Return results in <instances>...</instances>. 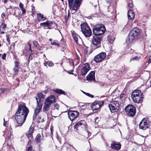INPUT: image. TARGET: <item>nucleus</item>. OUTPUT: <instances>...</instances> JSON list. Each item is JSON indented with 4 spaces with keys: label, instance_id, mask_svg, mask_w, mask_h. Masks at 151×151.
Here are the masks:
<instances>
[{
    "label": "nucleus",
    "instance_id": "48",
    "mask_svg": "<svg viewBox=\"0 0 151 151\" xmlns=\"http://www.w3.org/2000/svg\"><path fill=\"white\" fill-rule=\"evenodd\" d=\"M59 105L58 104H54V107L57 109L58 110V108H59Z\"/></svg>",
    "mask_w": 151,
    "mask_h": 151
},
{
    "label": "nucleus",
    "instance_id": "64",
    "mask_svg": "<svg viewBox=\"0 0 151 151\" xmlns=\"http://www.w3.org/2000/svg\"><path fill=\"white\" fill-rule=\"evenodd\" d=\"M7 1V0H5L4 1V4H6Z\"/></svg>",
    "mask_w": 151,
    "mask_h": 151
},
{
    "label": "nucleus",
    "instance_id": "45",
    "mask_svg": "<svg viewBox=\"0 0 151 151\" xmlns=\"http://www.w3.org/2000/svg\"><path fill=\"white\" fill-rule=\"evenodd\" d=\"M6 54L5 53H4L2 56V59L3 60H5L6 59Z\"/></svg>",
    "mask_w": 151,
    "mask_h": 151
},
{
    "label": "nucleus",
    "instance_id": "59",
    "mask_svg": "<svg viewBox=\"0 0 151 151\" xmlns=\"http://www.w3.org/2000/svg\"><path fill=\"white\" fill-rule=\"evenodd\" d=\"M80 57L78 56V55H77V57H76V59L78 60H80Z\"/></svg>",
    "mask_w": 151,
    "mask_h": 151
},
{
    "label": "nucleus",
    "instance_id": "41",
    "mask_svg": "<svg viewBox=\"0 0 151 151\" xmlns=\"http://www.w3.org/2000/svg\"><path fill=\"white\" fill-rule=\"evenodd\" d=\"M22 32L28 33H29L30 32V29L28 28H27L26 29L23 30L22 31Z\"/></svg>",
    "mask_w": 151,
    "mask_h": 151
},
{
    "label": "nucleus",
    "instance_id": "60",
    "mask_svg": "<svg viewBox=\"0 0 151 151\" xmlns=\"http://www.w3.org/2000/svg\"><path fill=\"white\" fill-rule=\"evenodd\" d=\"M148 63H150L151 62V59H150L148 61Z\"/></svg>",
    "mask_w": 151,
    "mask_h": 151
},
{
    "label": "nucleus",
    "instance_id": "47",
    "mask_svg": "<svg viewBox=\"0 0 151 151\" xmlns=\"http://www.w3.org/2000/svg\"><path fill=\"white\" fill-rule=\"evenodd\" d=\"M97 103H99V104L101 105V107L104 104V101H97Z\"/></svg>",
    "mask_w": 151,
    "mask_h": 151
},
{
    "label": "nucleus",
    "instance_id": "20",
    "mask_svg": "<svg viewBox=\"0 0 151 151\" xmlns=\"http://www.w3.org/2000/svg\"><path fill=\"white\" fill-rule=\"evenodd\" d=\"M87 80L92 81L95 80V73L93 71H91L87 76Z\"/></svg>",
    "mask_w": 151,
    "mask_h": 151
},
{
    "label": "nucleus",
    "instance_id": "3",
    "mask_svg": "<svg viewBox=\"0 0 151 151\" xmlns=\"http://www.w3.org/2000/svg\"><path fill=\"white\" fill-rule=\"evenodd\" d=\"M82 0H68L69 8H72L73 13H75L80 7Z\"/></svg>",
    "mask_w": 151,
    "mask_h": 151
},
{
    "label": "nucleus",
    "instance_id": "61",
    "mask_svg": "<svg viewBox=\"0 0 151 151\" xmlns=\"http://www.w3.org/2000/svg\"><path fill=\"white\" fill-rule=\"evenodd\" d=\"M53 127H50V130H51V133L52 132V130H53Z\"/></svg>",
    "mask_w": 151,
    "mask_h": 151
},
{
    "label": "nucleus",
    "instance_id": "6",
    "mask_svg": "<svg viewBox=\"0 0 151 151\" xmlns=\"http://www.w3.org/2000/svg\"><path fill=\"white\" fill-rule=\"evenodd\" d=\"M102 37L99 36L95 35L93 37L92 43L93 45L92 49L95 50L101 46V42L102 40Z\"/></svg>",
    "mask_w": 151,
    "mask_h": 151
},
{
    "label": "nucleus",
    "instance_id": "22",
    "mask_svg": "<svg viewBox=\"0 0 151 151\" xmlns=\"http://www.w3.org/2000/svg\"><path fill=\"white\" fill-rule=\"evenodd\" d=\"M37 19L38 22H42L45 20L47 18L41 13L37 14Z\"/></svg>",
    "mask_w": 151,
    "mask_h": 151
},
{
    "label": "nucleus",
    "instance_id": "27",
    "mask_svg": "<svg viewBox=\"0 0 151 151\" xmlns=\"http://www.w3.org/2000/svg\"><path fill=\"white\" fill-rule=\"evenodd\" d=\"M53 91L57 93H59L60 94H63L65 95H66L65 92H64V91L60 89H55L53 90Z\"/></svg>",
    "mask_w": 151,
    "mask_h": 151
},
{
    "label": "nucleus",
    "instance_id": "39",
    "mask_svg": "<svg viewBox=\"0 0 151 151\" xmlns=\"http://www.w3.org/2000/svg\"><path fill=\"white\" fill-rule=\"evenodd\" d=\"M14 63L15 65H14V67L19 68V62L18 61H15L14 62Z\"/></svg>",
    "mask_w": 151,
    "mask_h": 151
},
{
    "label": "nucleus",
    "instance_id": "52",
    "mask_svg": "<svg viewBox=\"0 0 151 151\" xmlns=\"http://www.w3.org/2000/svg\"><path fill=\"white\" fill-rule=\"evenodd\" d=\"M9 131L10 132V133H11V132L12 133L13 132L12 129V128L11 127V126H10V129L9 130Z\"/></svg>",
    "mask_w": 151,
    "mask_h": 151
},
{
    "label": "nucleus",
    "instance_id": "44",
    "mask_svg": "<svg viewBox=\"0 0 151 151\" xmlns=\"http://www.w3.org/2000/svg\"><path fill=\"white\" fill-rule=\"evenodd\" d=\"M85 94H86L87 96H89L91 98H93V97L94 96L92 95H91L89 93H85Z\"/></svg>",
    "mask_w": 151,
    "mask_h": 151
},
{
    "label": "nucleus",
    "instance_id": "21",
    "mask_svg": "<svg viewBox=\"0 0 151 151\" xmlns=\"http://www.w3.org/2000/svg\"><path fill=\"white\" fill-rule=\"evenodd\" d=\"M111 147L113 149L118 150L120 149L121 145L119 143H116L113 142L111 144Z\"/></svg>",
    "mask_w": 151,
    "mask_h": 151
},
{
    "label": "nucleus",
    "instance_id": "55",
    "mask_svg": "<svg viewBox=\"0 0 151 151\" xmlns=\"http://www.w3.org/2000/svg\"><path fill=\"white\" fill-rule=\"evenodd\" d=\"M107 4H109L110 3L111 1L110 0H106Z\"/></svg>",
    "mask_w": 151,
    "mask_h": 151
},
{
    "label": "nucleus",
    "instance_id": "23",
    "mask_svg": "<svg viewBox=\"0 0 151 151\" xmlns=\"http://www.w3.org/2000/svg\"><path fill=\"white\" fill-rule=\"evenodd\" d=\"M127 15L129 19L133 20L134 19L135 15L134 12L132 10H129L128 11Z\"/></svg>",
    "mask_w": 151,
    "mask_h": 151
},
{
    "label": "nucleus",
    "instance_id": "13",
    "mask_svg": "<svg viewBox=\"0 0 151 151\" xmlns=\"http://www.w3.org/2000/svg\"><path fill=\"white\" fill-rule=\"evenodd\" d=\"M106 56V53L102 52L96 56L94 58V60L96 62L98 63L104 59Z\"/></svg>",
    "mask_w": 151,
    "mask_h": 151
},
{
    "label": "nucleus",
    "instance_id": "4",
    "mask_svg": "<svg viewBox=\"0 0 151 151\" xmlns=\"http://www.w3.org/2000/svg\"><path fill=\"white\" fill-rule=\"evenodd\" d=\"M142 93L139 90H135L132 93L131 98L135 103H139L142 101Z\"/></svg>",
    "mask_w": 151,
    "mask_h": 151
},
{
    "label": "nucleus",
    "instance_id": "62",
    "mask_svg": "<svg viewBox=\"0 0 151 151\" xmlns=\"http://www.w3.org/2000/svg\"><path fill=\"white\" fill-rule=\"evenodd\" d=\"M30 57H28V63H29V60H30Z\"/></svg>",
    "mask_w": 151,
    "mask_h": 151
},
{
    "label": "nucleus",
    "instance_id": "46",
    "mask_svg": "<svg viewBox=\"0 0 151 151\" xmlns=\"http://www.w3.org/2000/svg\"><path fill=\"white\" fill-rule=\"evenodd\" d=\"M6 41L9 43V44L10 43V40L9 38V37L8 35H6Z\"/></svg>",
    "mask_w": 151,
    "mask_h": 151
},
{
    "label": "nucleus",
    "instance_id": "51",
    "mask_svg": "<svg viewBox=\"0 0 151 151\" xmlns=\"http://www.w3.org/2000/svg\"><path fill=\"white\" fill-rule=\"evenodd\" d=\"M4 123L3 124V125H4V126H6V122H7V121L6 122H5V119L4 118Z\"/></svg>",
    "mask_w": 151,
    "mask_h": 151
},
{
    "label": "nucleus",
    "instance_id": "12",
    "mask_svg": "<svg viewBox=\"0 0 151 151\" xmlns=\"http://www.w3.org/2000/svg\"><path fill=\"white\" fill-rule=\"evenodd\" d=\"M149 123V121L143 118L139 124V128L143 130H145L148 128Z\"/></svg>",
    "mask_w": 151,
    "mask_h": 151
},
{
    "label": "nucleus",
    "instance_id": "40",
    "mask_svg": "<svg viewBox=\"0 0 151 151\" xmlns=\"http://www.w3.org/2000/svg\"><path fill=\"white\" fill-rule=\"evenodd\" d=\"M51 45H54L58 47H59V44L54 41H53L52 42V43H51Z\"/></svg>",
    "mask_w": 151,
    "mask_h": 151
},
{
    "label": "nucleus",
    "instance_id": "34",
    "mask_svg": "<svg viewBox=\"0 0 151 151\" xmlns=\"http://www.w3.org/2000/svg\"><path fill=\"white\" fill-rule=\"evenodd\" d=\"M33 44L34 46L38 48L39 47V45L38 42L36 41H34L33 42Z\"/></svg>",
    "mask_w": 151,
    "mask_h": 151
},
{
    "label": "nucleus",
    "instance_id": "50",
    "mask_svg": "<svg viewBox=\"0 0 151 151\" xmlns=\"http://www.w3.org/2000/svg\"><path fill=\"white\" fill-rule=\"evenodd\" d=\"M32 146H29L27 149V151H32Z\"/></svg>",
    "mask_w": 151,
    "mask_h": 151
},
{
    "label": "nucleus",
    "instance_id": "37",
    "mask_svg": "<svg viewBox=\"0 0 151 151\" xmlns=\"http://www.w3.org/2000/svg\"><path fill=\"white\" fill-rule=\"evenodd\" d=\"M129 1L130 2L128 4V6L130 8H132L133 7V4L132 3V1H130L129 0H127V1Z\"/></svg>",
    "mask_w": 151,
    "mask_h": 151
},
{
    "label": "nucleus",
    "instance_id": "17",
    "mask_svg": "<svg viewBox=\"0 0 151 151\" xmlns=\"http://www.w3.org/2000/svg\"><path fill=\"white\" fill-rule=\"evenodd\" d=\"M45 101L51 104L56 102V98L54 96L50 95L45 99Z\"/></svg>",
    "mask_w": 151,
    "mask_h": 151
},
{
    "label": "nucleus",
    "instance_id": "38",
    "mask_svg": "<svg viewBox=\"0 0 151 151\" xmlns=\"http://www.w3.org/2000/svg\"><path fill=\"white\" fill-rule=\"evenodd\" d=\"M0 27L3 29H5L6 27V25L4 23H2L1 24Z\"/></svg>",
    "mask_w": 151,
    "mask_h": 151
},
{
    "label": "nucleus",
    "instance_id": "31",
    "mask_svg": "<svg viewBox=\"0 0 151 151\" xmlns=\"http://www.w3.org/2000/svg\"><path fill=\"white\" fill-rule=\"evenodd\" d=\"M19 6L21 10L22 11V13L23 14H24L26 13V10L24 7V5L21 3H20L19 4Z\"/></svg>",
    "mask_w": 151,
    "mask_h": 151
},
{
    "label": "nucleus",
    "instance_id": "43",
    "mask_svg": "<svg viewBox=\"0 0 151 151\" xmlns=\"http://www.w3.org/2000/svg\"><path fill=\"white\" fill-rule=\"evenodd\" d=\"M69 62L70 65H73V66H74V63L73 59H69Z\"/></svg>",
    "mask_w": 151,
    "mask_h": 151
},
{
    "label": "nucleus",
    "instance_id": "56",
    "mask_svg": "<svg viewBox=\"0 0 151 151\" xmlns=\"http://www.w3.org/2000/svg\"><path fill=\"white\" fill-rule=\"evenodd\" d=\"M5 16V14L4 13H3L1 14V17L2 18L3 17H4Z\"/></svg>",
    "mask_w": 151,
    "mask_h": 151
},
{
    "label": "nucleus",
    "instance_id": "35",
    "mask_svg": "<svg viewBox=\"0 0 151 151\" xmlns=\"http://www.w3.org/2000/svg\"><path fill=\"white\" fill-rule=\"evenodd\" d=\"M13 70L14 71V75H16L17 74V73L19 72V68L14 67L13 68Z\"/></svg>",
    "mask_w": 151,
    "mask_h": 151
},
{
    "label": "nucleus",
    "instance_id": "36",
    "mask_svg": "<svg viewBox=\"0 0 151 151\" xmlns=\"http://www.w3.org/2000/svg\"><path fill=\"white\" fill-rule=\"evenodd\" d=\"M127 67H124L121 70V71L123 73H125L127 71Z\"/></svg>",
    "mask_w": 151,
    "mask_h": 151
},
{
    "label": "nucleus",
    "instance_id": "26",
    "mask_svg": "<svg viewBox=\"0 0 151 151\" xmlns=\"http://www.w3.org/2000/svg\"><path fill=\"white\" fill-rule=\"evenodd\" d=\"M50 104L45 101L44 105L43 107V110L45 111H48L49 110L51 106Z\"/></svg>",
    "mask_w": 151,
    "mask_h": 151
},
{
    "label": "nucleus",
    "instance_id": "10",
    "mask_svg": "<svg viewBox=\"0 0 151 151\" xmlns=\"http://www.w3.org/2000/svg\"><path fill=\"white\" fill-rule=\"evenodd\" d=\"M68 114L70 120L72 121L79 115V113L77 111L69 110L68 111Z\"/></svg>",
    "mask_w": 151,
    "mask_h": 151
},
{
    "label": "nucleus",
    "instance_id": "1",
    "mask_svg": "<svg viewBox=\"0 0 151 151\" xmlns=\"http://www.w3.org/2000/svg\"><path fill=\"white\" fill-rule=\"evenodd\" d=\"M29 112V110L24 103H22L19 104L18 109L15 115L13 116L19 124L18 126H16L15 127L22 126L25 121Z\"/></svg>",
    "mask_w": 151,
    "mask_h": 151
},
{
    "label": "nucleus",
    "instance_id": "24",
    "mask_svg": "<svg viewBox=\"0 0 151 151\" xmlns=\"http://www.w3.org/2000/svg\"><path fill=\"white\" fill-rule=\"evenodd\" d=\"M27 45H26L25 47V50L28 52H32L33 50L32 49V44L29 42H28L27 43Z\"/></svg>",
    "mask_w": 151,
    "mask_h": 151
},
{
    "label": "nucleus",
    "instance_id": "53",
    "mask_svg": "<svg viewBox=\"0 0 151 151\" xmlns=\"http://www.w3.org/2000/svg\"><path fill=\"white\" fill-rule=\"evenodd\" d=\"M149 83V84L148 85V88L151 87V79Z\"/></svg>",
    "mask_w": 151,
    "mask_h": 151
},
{
    "label": "nucleus",
    "instance_id": "19",
    "mask_svg": "<svg viewBox=\"0 0 151 151\" xmlns=\"http://www.w3.org/2000/svg\"><path fill=\"white\" fill-rule=\"evenodd\" d=\"M101 107V105L97 101L94 102L91 105V109L93 111L96 110Z\"/></svg>",
    "mask_w": 151,
    "mask_h": 151
},
{
    "label": "nucleus",
    "instance_id": "54",
    "mask_svg": "<svg viewBox=\"0 0 151 151\" xmlns=\"http://www.w3.org/2000/svg\"><path fill=\"white\" fill-rule=\"evenodd\" d=\"M37 119L38 120L37 122L38 123H40V119H41V118L40 117H38L37 118Z\"/></svg>",
    "mask_w": 151,
    "mask_h": 151
},
{
    "label": "nucleus",
    "instance_id": "14",
    "mask_svg": "<svg viewBox=\"0 0 151 151\" xmlns=\"http://www.w3.org/2000/svg\"><path fill=\"white\" fill-rule=\"evenodd\" d=\"M84 66L82 68L81 73L82 76H85L90 70V65L89 63L84 64Z\"/></svg>",
    "mask_w": 151,
    "mask_h": 151
},
{
    "label": "nucleus",
    "instance_id": "11",
    "mask_svg": "<svg viewBox=\"0 0 151 151\" xmlns=\"http://www.w3.org/2000/svg\"><path fill=\"white\" fill-rule=\"evenodd\" d=\"M86 123L83 120L77 122L74 126V129L75 131L81 129H85L86 128Z\"/></svg>",
    "mask_w": 151,
    "mask_h": 151
},
{
    "label": "nucleus",
    "instance_id": "30",
    "mask_svg": "<svg viewBox=\"0 0 151 151\" xmlns=\"http://www.w3.org/2000/svg\"><path fill=\"white\" fill-rule=\"evenodd\" d=\"M44 65L47 68V65L50 67H52L54 65V64L51 61H49V62H46L44 63Z\"/></svg>",
    "mask_w": 151,
    "mask_h": 151
},
{
    "label": "nucleus",
    "instance_id": "49",
    "mask_svg": "<svg viewBox=\"0 0 151 151\" xmlns=\"http://www.w3.org/2000/svg\"><path fill=\"white\" fill-rule=\"evenodd\" d=\"M4 89L3 88H0V95L4 93Z\"/></svg>",
    "mask_w": 151,
    "mask_h": 151
},
{
    "label": "nucleus",
    "instance_id": "5",
    "mask_svg": "<svg viewBox=\"0 0 151 151\" xmlns=\"http://www.w3.org/2000/svg\"><path fill=\"white\" fill-rule=\"evenodd\" d=\"M105 30L104 26L101 24L95 26L93 29L94 35L99 36L104 33Z\"/></svg>",
    "mask_w": 151,
    "mask_h": 151
},
{
    "label": "nucleus",
    "instance_id": "7",
    "mask_svg": "<svg viewBox=\"0 0 151 151\" xmlns=\"http://www.w3.org/2000/svg\"><path fill=\"white\" fill-rule=\"evenodd\" d=\"M81 29L83 33L86 37H90L92 32L88 25L86 23L82 24L81 25Z\"/></svg>",
    "mask_w": 151,
    "mask_h": 151
},
{
    "label": "nucleus",
    "instance_id": "15",
    "mask_svg": "<svg viewBox=\"0 0 151 151\" xmlns=\"http://www.w3.org/2000/svg\"><path fill=\"white\" fill-rule=\"evenodd\" d=\"M53 24V23L52 21L47 20L45 22L41 23L40 25L41 26H43L44 29H51L50 27Z\"/></svg>",
    "mask_w": 151,
    "mask_h": 151
},
{
    "label": "nucleus",
    "instance_id": "58",
    "mask_svg": "<svg viewBox=\"0 0 151 151\" xmlns=\"http://www.w3.org/2000/svg\"><path fill=\"white\" fill-rule=\"evenodd\" d=\"M134 51V50L132 49L131 48L130 49V51L129 52L130 53H132V52H133Z\"/></svg>",
    "mask_w": 151,
    "mask_h": 151
},
{
    "label": "nucleus",
    "instance_id": "63",
    "mask_svg": "<svg viewBox=\"0 0 151 151\" xmlns=\"http://www.w3.org/2000/svg\"><path fill=\"white\" fill-rule=\"evenodd\" d=\"M49 40L50 41L51 43H52V39H51V38Z\"/></svg>",
    "mask_w": 151,
    "mask_h": 151
},
{
    "label": "nucleus",
    "instance_id": "33",
    "mask_svg": "<svg viewBox=\"0 0 151 151\" xmlns=\"http://www.w3.org/2000/svg\"><path fill=\"white\" fill-rule=\"evenodd\" d=\"M73 37L74 40L76 43H78V38L79 37L78 35H76L75 34L74 35H73Z\"/></svg>",
    "mask_w": 151,
    "mask_h": 151
},
{
    "label": "nucleus",
    "instance_id": "29",
    "mask_svg": "<svg viewBox=\"0 0 151 151\" xmlns=\"http://www.w3.org/2000/svg\"><path fill=\"white\" fill-rule=\"evenodd\" d=\"M66 151H72L73 149L76 151V150L73 147H71L70 145L66 144L65 145Z\"/></svg>",
    "mask_w": 151,
    "mask_h": 151
},
{
    "label": "nucleus",
    "instance_id": "16",
    "mask_svg": "<svg viewBox=\"0 0 151 151\" xmlns=\"http://www.w3.org/2000/svg\"><path fill=\"white\" fill-rule=\"evenodd\" d=\"M45 96L41 93H37V95L35 97L37 100V104H42V101H43V99L45 98Z\"/></svg>",
    "mask_w": 151,
    "mask_h": 151
},
{
    "label": "nucleus",
    "instance_id": "32",
    "mask_svg": "<svg viewBox=\"0 0 151 151\" xmlns=\"http://www.w3.org/2000/svg\"><path fill=\"white\" fill-rule=\"evenodd\" d=\"M41 135L40 134H38L36 137L35 140L37 142H40L41 140L42 139H41Z\"/></svg>",
    "mask_w": 151,
    "mask_h": 151
},
{
    "label": "nucleus",
    "instance_id": "57",
    "mask_svg": "<svg viewBox=\"0 0 151 151\" xmlns=\"http://www.w3.org/2000/svg\"><path fill=\"white\" fill-rule=\"evenodd\" d=\"M32 52H30V54L29 55V57H31L32 56Z\"/></svg>",
    "mask_w": 151,
    "mask_h": 151
},
{
    "label": "nucleus",
    "instance_id": "2",
    "mask_svg": "<svg viewBox=\"0 0 151 151\" xmlns=\"http://www.w3.org/2000/svg\"><path fill=\"white\" fill-rule=\"evenodd\" d=\"M140 33V29L136 27L132 29L129 34L126 40V42L129 43L134 39L137 38Z\"/></svg>",
    "mask_w": 151,
    "mask_h": 151
},
{
    "label": "nucleus",
    "instance_id": "28",
    "mask_svg": "<svg viewBox=\"0 0 151 151\" xmlns=\"http://www.w3.org/2000/svg\"><path fill=\"white\" fill-rule=\"evenodd\" d=\"M34 128L32 127L30 128L29 130L27 133V134L28 137H31L32 136V133L34 131Z\"/></svg>",
    "mask_w": 151,
    "mask_h": 151
},
{
    "label": "nucleus",
    "instance_id": "42",
    "mask_svg": "<svg viewBox=\"0 0 151 151\" xmlns=\"http://www.w3.org/2000/svg\"><path fill=\"white\" fill-rule=\"evenodd\" d=\"M138 60L139 58L138 57L136 56L133 58H132L130 60V61Z\"/></svg>",
    "mask_w": 151,
    "mask_h": 151
},
{
    "label": "nucleus",
    "instance_id": "18",
    "mask_svg": "<svg viewBox=\"0 0 151 151\" xmlns=\"http://www.w3.org/2000/svg\"><path fill=\"white\" fill-rule=\"evenodd\" d=\"M37 108L35 110V112L33 116V119L36 118L37 114L40 112L42 106V104H37Z\"/></svg>",
    "mask_w": 151,
    "mask_h": 151
},
{
    "label": "nucleus",
    "instance_id": "8",
    "mask_svg": "<svg viewBox=\"0 0 151 151\" xmlns=\"http://www.w3.org/2000/svg\"><path fill=\"white\" fill-rule=\"evenodd\" d=\"M125 110L127 114L130 116H133L136 113V108L132 105L127 106L125 108Z\"/></svg>",
    "mask_w": 151,
    "mask_h": 151
},
{
    "label": "nucleus",
    "instance_id": "9",
    "mask_svg": "<svg viewBox=\"0 0 151 151\" xmlns=\"http://www.w3.org/2000/svg\"><path fill=\"white\" fill-rule=\"evenodd\" d=\"M109 107L111 112L114 113L119 110V104L117 101H112L109 104Z\"/></svg>",
    "mask_w": 151,
    "mask_h": 151
},
{
    "label": "nucleus",
    "instance_id": "25",
    "mask_svg": "<svg viewBox=\"0 0 151 151\" xmlns=\"http://www.w3.org/2000/svg\"><path fill=\"white\" fill-rule=\"evenodd\" d=\"M115 39V38L113 34L111 33L108 36L107 40L110 43H112Z\"/></svg>",
    "mask_w": 151,
    "mask_h": 151
}]
</instances>
